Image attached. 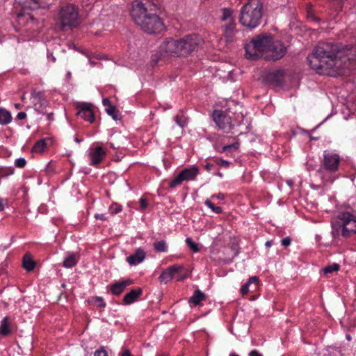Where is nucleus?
Instances as JSON below:
<instances>
[{
  "label": "nucleus",
  "instance_id": "nucleus-49",
  "mask_svg": "<svg viewBox=\"0 0 356 356\" xmlns=\"http://www.w3.org/2000/svg\"><path fill=\"white\" fill-rule=\"evenodd\" d=\"M47 57L51 59L52 63H55L56 62V58H55V56L52 54H50V53L48 52L47 53Z\"/></svg>",
  "mask_w": 356,
  "mask_h": 356
},
{
  "label": "nucleus",
  "instance_id": "nucleus-5",
  "mask_svg": "<svg viewBox=\"0 0 356 356\" xmlns=\"http://www.w3.org/2000/svg\"><path fill=\"white\" fill-rule=\"evenodd\" d=\"M271 35H261L254 38L245 47V57L250 60H257L260 58L265 59L266 54L273 41Z\"/></svg>",
  "mask_w": 356,
  "mask_h": 356
},
{
  "label": "nucleus",
  "instance_id": "nucleus-7",
  "mask_svg": "<svg viewBox=\"0 0 356 356\" xmlns=\"http://www.w3.org/2000/svg\"><path fill=\"white\" fill-rule=\"evenodd\" d=\"M202 42V38L195 34L188 35L177 40L178 56L190 55L197 49Z\"/></svg>",
  "mask_w": 356,
  "mask_h": 356
},
{
  "label": "nucleus",
  "instance_id": "nucleus-29",
  "mask_svg": "<svg viewBox=\"0 0 356 356\" xmlns=\"http://www.w3.org/2000/svg\"><path fill=\"white\" fill-rule=\"evenodd\" d=\"M46 146L47 144L45 139L39 140L35 143V144L33 147L32 151L34 152L42 153L44 151Z\"/></svg>",
  "mask_w": 356,
  "mask_h": 356
},
{
  "label": "nucleus",
  "instance_id": "nucleus-53",
  "mask_svg": "<svg viewBox=\"0 0 356 356\" xmlns=\"http://www.w3.org/2000/svg\"><path fill=\"white\" fill-rule=\"evenodd\" d=\"M266 247L270 248L272 245V241H268L265 243Z\"/></svg>",
  "mask_w": 356,
  "mask_h": 356
},
{
  "label": "nucleus",
  "instance_id": "nucleus-22",
  "mask_svg": "<svg viewBox=\"0 0 356 356\" xmlns=\"http://www.w3.org/2000/svg\"><path fill=\"white\" fill-rule=\"evenodd\" d=\"M79 258V257L77 254L69 252L67 256L63 260V266L67 268H72L77 264Z\"/></svg>",
  "mask_w": 356,
  "mask_h": 356
},
{
  "label": "nucleus",
  "instance_id": "nucleus-56",
  "mask_svg": "<svg viewBox=\"0 0 356 356\" xmlns=\"http://www.w3.org/2000/svg\"><path fill=\"white\" fill-rule=\"evenodd\" d=\"M222 163H223V165L225 166H228L229 165V162L227 161H222Z\"/></svg>",
  "mask_w": 356,
  "mask_h": 356
},
{
  "label": "nucleus",
  "instance_id": "nucleus-28",
  "mask_svg": "<svg viewBox=\"0 0 356 356\" xmlns=\"http://www.w3.org/2000/svg\"><path fill=\"white\" fill-rule=\"evenodd\" d=\"M258 277L257 276L250 277L248 281L244 284L241 289V292L243 295H245L249 292V286L252 284H256L258 281Z\"/></svg>",
  "mask_w": 356,
  "mask_h": 356
},
{
  "label": "nucleus",
  "instance_id": "nucleus-27",
  "mask_svg": "<svg viewBox=\"0 0 356 356\" xmlns=\"http://www.w3.org/2000/svg\"><path fill=\"white\" fill-rule=\"evenodd\" d=\"M35 264L34 261L29 256L24 255L23 258V267L27 271H31L34 269Z\"/></svg>",
  "mask_w": 356,
  "mask_h": 356
},
{
  "label": "nucleus",
  "instance_id": "nucleus-2",
  "mask_svg": "<svg viewBox=\"0 0 356 356\" xmlns=\"http://www.w3.org/2000/svg\"><path fill=\"white\" fill-rule=\"evenodd\" d=\"M131 15L135 24L147 33H156L164 29L163 22L159 15L140 1L133 3Z\"/></svg>",
  "mask_w": 356,
  "mask_h": 356
},
{
  "label": "nucleus",
  "instance_id": "nucleus-6",
  "mask_svg": "<svg viewBox=\"0 0 356 356\" xmlns=\"http://www.w3.org/2000/svg\"><path fill=\"white\" fill-rule=\"evenodd\" d=\"M340 157L337 154L324 151L322 165L317 170L323 181L332 182L337 177L335 172L338 171Z\"/></svg>",
  "mask_w": 356,
  "mask_h": 356
},
{
  "label": "nucleus",
  "instance_id": "nucleus-55",
  "mask_svg": "<svg viewBox=\"0 0 356 356\" xmlns=\"http://www.w3.org/2000/svg\"><path fill=\"white\" fill-rule=\"evenodd\" d=\"M3 209H4V207L2 203V200L0 199V211H2Z\"/></svg>",
  "mask_w": 356,
  "mask_h": 356
},
{
  "label": "nucleus",
  "instance_id": "nucleus-61",
  "mask_svg": "<svg viewBox=\"0 0 356 356\" xmlns=\"http://www.w3.org/2000/svg\"><path fill=\"white\" fill-rule=\"evenodd\" d=\"M314 20H318V19L316 17H314Z\"/></svg>",
  "mask_w": 356,
  "mask_h": 356
},
{
  "label": "nucleus",
  "instance_id": "nucleus-58",
  "mask_svg": "<svg viewBox=\"0 0 356 356\" xmlns=\"http://www.w3.org/2000/svg\"><path fill=\"white\" fill-rule=\"evenodd\" d=\"M74 140H75V142H76V143H80V142H81V140H80V139H79L78 138H75Z\"/></svg>",
  "mask_w": 356,
  "mask_h": 356
},
{
  "label": "nucleus",
  "instance_id": "nucleus-36",
  "mask_svg": "<svg viewBox=\"0 0 356 356\" xmlns=\"http://www.w3.org/2000/svg\"><path fill=\"white\" fill-rule=\"evenodd\" d=\"M204 204L216 213H221L222 211L221 207L215 206L209 200H206Z\"/></svg>",
  "mask_w": 356,
  "mask_h": 356
},
{
  "label": "nucleus",
  "instance_id": "nucleus-40",
  "mask_svg": "<svg viewBox=\"0 0 356 356\" xmlns=\"http://www.w3.org/2000/svg\"><path fill=\"white\" fill-rule=\"evenodd\" d=\"M139 204H140V210H145L148 207L147 201L145 198L141 197L139 200Z\"/></svg>",
  "mask_w": 356,
  "mask_h": 356
},
{
  "label": "nucleus",
  "instance_id": "nucleus-10",
  "mask_svg": "<svg viewBox=\"0 0 356 356\" xmlns=\"http://www.w3.org/2000/svg\"><path fill=\"white\" fill-rule=\"evenodd\" d=\"M199 173V168L195 165L184 168L170 182L169 186L170 188H175L184 181H194Z\"/></svg>",
  "mask_w": 356,
  "mask_h": 356
},
{
  "label": "nucleus",
  "instance_id": "nucleus-17",
  "mask_svg": "<svg viewBox=\"0 0 356 356\" xmlns=\"http://www.w3.org/2000/svg\"><path fill=\"white\" fill-rule=\"evenodd\" d=\"M106 155L105 151L101 147H97L95 149H90L88 157L90 159V164L96 165L102 162Z\"/></svg>",
  "mask_w": 356,
  "mask_h": 356
},
{
  "label": "nucleus",
  "instance_id": "nucleus-51",
  "mask_svg": "<svg viewBox=\"0 0 356 356\" xmlns=\"http://www.w3.org/2000/svg\"><path fill=\"white\" fill-rule=\"evenodd\" d=\"M47 118L49 121H53L54 120V114L53 113H50L47 114Z\"/></svg>",
  "mask_w": 356,
  "mask_h": 356
},
{
  "label": "nucleus",
  "instance_id": "nucleus-41",
  "mask_svg": "<svg viewBox=\"0 0 356 356\" xmlns=\"http://www.w3.org/2000/svg\"><path fill=\"white\" fill-rule=\"evenodd\" d=\"M94 356H108V355L107 352L103 348H101L94 353Z\"/></svg>",
  "mask_w": 356,
  "mask_h": 356
},
{
  "label": "nucleus",
  "instance_id": "nucleus-34",
  "mask_svg": "<svg viewBox=\"0 0 356 356\" xmlns=\"http://www.w3.org/2000/svg\"><path fill=\"white\" fill-rule=\"evenodd\" d=\"M339 270V265L338 264L334 263L331 265L325 266L323 270L325 274H330L334 272H337Z\"/></svg>",
  "mask_w": 356,
  "mask_h": 356
},
{
  "label": "nucleus",
  "instance_id": "nucleus-48",
  "mask_svg": "<svg viewBox=\"0 0 356 356\" xmlns=\"http://www.w3.org/2000/svg\"><path fill=\"white\" fill-rule=\"evenodd\" d=\"M102 103H103V105L106 106H108L109 107L110 106H111V104H110L111 103L110 100L108 98L103 99Z\"/></svg>",
  "mask_w": 356,
  "mask_h": 356
},
{
  "label": "nucleus",
  "instance_id": "nucleus-43",
  "mask_svg": "<svg viewBox=\"0 0 356 356\" xmlns=\"http://www.w3.org/2000/svg\"><path fill=\"white\" fill-rule=\"evenodd\" d=\"M291 243V239L290 237H285V238H282L281 241L282 245L284 247H287V246L290 245Z\"/></svg>",
  "mask_w": 356,
  "mask_h": 356
},
{
  "label": "nucleus",
  "instance_id": "nucleus-35",
  "mask_svg": "<svg viewBox=\"0 0 356 356\" xmlns=\"http://www.w3.org/2000/svg\"><path fill=\"white\" fill-rule=\"evenodd\" d=\"M186 243L187 245L190 248V249L193 250L194 252H199L200 249L198 247V244L195 243L191 238H186Z\"/></svg>",
  "mask_w": 356,
  "mask_h": 356
},
{
  "label": "nucleus",
  "instance_id": "nucleus-52",
  "mask_svg": "<svg viewBox=\"0 0 356 356\" xmlns=\"http://www.w3.org/2000/svg\"><path fill=\"white\" fill-rule=\"evenodd\" d=\"M120 356H131L129 350H125Z\"/></svg>",
  "mask_w": 356,
  "mask_h": 356
},
{
  "label": "nucleus",
  "instance_id": "nucleus-60",
  "mask_svg": "<svg viewBox=\"0 0 356 356\" xmlns=\"http://www.w3.org/2000/svg\"><path fill=\"white\" fill-rule=\"evenodd\" d=\"M21 99H22V101H24V100L25 99V96H24V95H22V96L21 97Z\"/></svg>",
  "mask_w": 356,
  "mask_h": 356
},
{
  "label": "nucleus",
  "instance_id": "nucleus-38",
  "mask_svg": "<svg viewBox=\"0 0 356 356\" xmlns=\"http://www.w3.org/2000/svg\"><path fill=\"white\" fill-rule=\"evenodd\" d=\"M109 211L111 215H114L122 211V207L118 204H113L110 207Z\"/></svg>",
  "mask_w": 356,
  "mask_h": 356
},
{
  "label": "nucleus",
  "instance_id": "nucleus-59",
  "mask_svg": "<svg viewBox=\"0 0 356 356\" xmlns=\"http://www.w3.org/2000/svg\"><path fill=\"white\" fill-rule=\"evenodd\" d=\"M229 356H238V355L235 354V353H231L229 355Z\"/></svg>",
  "mask_w": 356,
  "mask_h": 356
},
{
  "label": "nucleus",
  "instance_id": "nucleus-23",
  "mask_svg": "<svg viewBox=\"0 0 356 356\" xmlns=\"http://www.w3.org/2000/svg\"><path fill=\"white\" fill-rule=\"evenodd\" d=\"M12 332L10 327V321L8 317H4L1 321L0 335L7 336Z\"/></svg>",
  "mask_w": 356,
  "mask_h": 356
},
{
  "label": "nucleus",
  "instance_id": "nucleus-44",
  "mask_svg": "<svg viewBox=\"0 0 356 356\" xmlns=\"http://www.w3.org/2000/svg\"><path fill=\"white\" fill-rule=\"evenodd\" d=\"M26 118V113L25 112H19L17 115V120H23Z\"/></svg>",
  "mask_w": 356,
  "mask_h": 356
},
{
  "label": "nucleus",
  "instance_id": "nucleus-4",
  "mask_svg": "<svg viewBox=\"0 0 356 356\" xmlns=\"http://www.w3.org/2000/svg\"><path fill=\"white\" fill-rule=\"evenodd\" d=\"M262 17V3L260 0H250L241 10L239 21L250 29L256 28Z\"/></svg>",
  "mask_w": 356,
  "mask_h": 356
},
{
  "label": "nucleus",
  "instance_id": "nucleus-47",
  "mask_svg": "<svg viewBox=\"0 0 356 356\" xmlns=\"http://www.w3.org/2000/svg\"><path fill=\"white\" fill-rule=\"evenodd\" d=\"M249 356H263V355L260 353H259L257 350H253L249 353Z\"/></svg>",
  "mask_w": 356,
  "mask_h": 356
},
{
  "label": "nucleus",
  "instance_id": "nucleus-26",
  "mask_svg": "<svg viewBox=\"0 0 356 356\" xmlns=\"http://www.w3.org/2000/svg\"><path fill=\"white\" fill-rule=\"evenodd\" d=\"M205 299V294L200 290L195 291L193 295L190 298L189 301L195 305H197L200 302Z\"/></svg>",
  "mask_w": 356,
  "mask_h": 356
},
{
  "label": "nucleus",
  "instance_id": "nucleus-31",
  "mask_svg": "<svg viewBox=\"0 0 356 356\" xmlns=\"http://www.w3.org/2000/svg\"><path fill=\"white\" fill-rule=\"evenodd\" d=\"M154 248L157 251L160 252H165L168 250L167 245L164 241H160L158 242H156L153 245Z\"/></svg>",
  "mask_w": 356,
  "mask_h": 356
},
{
  "label": "nucleus",
  "instance_id": "nucleus-25",
  "mask_svg": "<svg viewBox=\"0 0 356 356\" xmlns=\"http://www.w3.org/2000/svg\"><path fill=\"white\" fill-rule=\"evenodd\" d=\"M12 115L10 111L8 110L0 108V124L6 125L12 121Z\"/></svg>",
  "mask_w": 356,
  "mask_h": 356
},
{
  "label": "nucleus",
  "instance_id": "nucleus-8",
  "mask_svg": "<svg viewBox=\"0 0 356 356\" xmlns=\"http://www.w3.org/2000/svg\"><path fill=\"white\" fill-rule=\"evenodd\" d=\"M79 13L72 5L63 7L59 13V22L63 30L68 27L72 29L78 25Z\"/></svg>",
  "mask_w": 356,
  "mask_h": 356
},
{
  "label": "nucleus",
  "instance_id": "nucleus-39",
  "mask_svg": "<svg viewBox=\"0 0 356 356\" xmlns=\"http://www.w3.org/2000/svg\"><path fill=\"white\" fill-rule=\"evenodd\" d=\"M26 161L24 158H19L15 160V165L16 167L22 168L25 166Z\"/></svg>",
  "mask_w": 356,
  "mask_h": 356
},
{
  "label": "nucleus",
  "instance_id": "nucleus-11",
  "mask_svg": "<svg viewBox=\"0 0 356 356\" xmlns=\"http://www.w3.org/2000/svg\"><path fill=\"white\" fill-rule=\"evenodd\" d=\"M213 120L219 129L228 133L234 127L231 117L224 111H214L213 113Z\"/></svg>",
  "mask_w": 356,
  "mask_h": 356
},
{
  "label": "nucleus",
  "instance_id": "nucleus-45",
  "mask_svg": "<svg viewBox=\"0 0 356 356\" xmlns=\"http://www.w3.org/2000/svg\"><path fill=\"white\" fill-rule=\"evenodd\" d=\"M95 217L96 219H100L102 220H107V217H106L104 214H95Z\"/></svg>",
  "mask_w": 356,
  "mask_h": 356
},
{
  "label": "nucleus",
  "instance_id": "nucleus-14",
  "mask_svg": "<svg viewBox=\"0 0 356 356\" xmlns=\"http://www.w3.org/2000/svg\"><path fill=\"white\" fill-rule=\"evenodd\" d=\"M91 107L92 105L90 104L85 102L80 103L77 106L79 111L77 112L76 115L90 123L93 122L95 118L94 113Z\"/></svg>",
  "mask_w": 356,
  "mask_h": 356
},
{
  "label": "nucleus",
  "instance_id": "nucleus-54",
  "mask_svg": "<svg viewBox=\"0 0 356 356\" xmlns=\"http://www.w3.org/2000/svg\"><path fill=\"white\" fill-rule=\"evenodd\" d=\"M14 106L17 109H20L22 107V106L20 104H18V103L15 104Z\"/></svg>",
  "mask_w": 356,
  "mask_h": 356
},
{
  "label": "nucleus",
  "instance_id": "nucleus-50",
  "mask_svg": "<svg viewBox=\"0 0 356 356\" xmlns=\"http://www.w3.org/2000/svg\"><path fill=\"white\" fill-rule=\"evenodd\" d=\"M186 277V275H181L180 273H178L177 275V280L178 281H182L183 280H184L185 278Z\"/></svg>",
  "mask_w": 356,
  "mask_h": 356
},
{
  "label": "nucleus",
  "instance_id": "nucleus-42",
  "mask_svg": "<svg viewBox=\"0 0 356 356\" xmlns=\"http://www.w3.org/2000/svg\"><path fill=\"white\" fill-rule=\"evenodd\" d=\"M94 300L99 303V305H98L99 307H102V308L106 307V303L102 297L97 296V297L94 298Z\"/></svg>",
  "mask_w": 356,
  "mask_h": 356
},
{
  "label": "nucleus",
  "instance_id": "nucleus-1",
  "mask_svg": "<svg viewBox=\"0 0 356 356\" xmlns=\"http://www.w3.org/2000/svg\"><path fill=\"white\" fill-rule=\"evenodd\" d=\"M307 60L318 73L335 76L348 68V63L356 65V44L321 42Z\"/></svg>",
  "mask_w": 356,
  "mask_h": 356
},
{
  "label": "nucleus",
  "instance_id": "nucleus-15",
  "mask_svg": "<svg viewBox=\"0 0 356 356\" xmlns=\"http://www.w3.org/2000/svg\"><path fill=\"white\" fill-rule=\"evenodd\" d=\"M31 99L35 110L40 113H42L44 108L47 106V102L44 98L42 93L35 90H33Z\"/></svg>",
  "mask_w": 356,
  "mask_h": 356
},
{
  "label": "nucleus",
  "instance_id": "nucleus-57",
  "mask_svg": "<svg viewBox=\"0 0 356 356\" xmlns=\"http://www.w3.org/2000/svg\"><path fill=\"white\" fill-rule=\"evenodd\" d=\"M206 169H207V170H211V165H206Z\"/></svg>",
  "mask_w": 356,
  "mask_h": 356
},
{
  "label": "nucleus",
  "instance_id": "nucleus-32",
  "mask_svg": "<svg viewBox=\"0 0 356 356\" xmlns=\"http://www.w3.org/2000/svg\"><path fill=\"white\" fill-rule=\"evenodd\" d=\"M106 111L108 115L112 116L113 119L115 120H119V111L116 109V108L113 106H110L107 108H106Z\"/></svg>",
  "mask_w": 356,
  "mask_h": 356
},
{
  "label": "nucleus",
  "instance_id": "nucleus-20",
  "mask_svg": "<svg viewBox=\"0 0 356 356\" xmlns=\"http://www.w3.org/2000/svg\"><path fill=\"white\" fill-rule=\"evenodd\" d=\"M143 291L140 288L132 289L129 293H127L123 298V302L125 305H130L136 301L138 298L142 295Z\"/></svg>",
  "mask_w": 356,
  "mask_h": 356
},
{
  "label": "nucleus",
  "instance_id": "nucleus-13",
  "mask_svg": "<svg viewBox=\"0 0 356 356\" xmlns=\"http://www.w3.org/2000/svg\"><path fill=\"white\" fill-rule=\"evenodd\" d=\"M22 7L24 13L17 15V19L21 23L24 19L29 20L31 24H36V19L31 15L26 16V10H35L39 8V3L36 0H15Z\"/></svg>",
  "mask_w": 356,
  "mask_h": 356
},
{
  "label": "nucleus",
  "instance_id": "nucleus-21",
  "mask_svg": "<svg viewBox=\"0 0 356 356\" xmlns=\"http://www.w3.org/2000/svg\"><path fill=\"white\" fill-rule=\"evenodd\" d=\"M267 79L275 86H281L283 83L284 72L282 70H275L270 72L267 75Z\"/></svg>",
  "mask_w": 356,
  "mask_h": 356
},
{
  "label": "nucleus",
  "instance_id": "nucleus-18",
  "mask_svg": "<svg viewBox=\"0 0 356 356\" xmlns=\"http://www.w3.org/2000/svg\"><path fill=\"white\" fill-rule=\"evenodd\" d=\"M145 256V251L141 248H138L134 254L127 257V261L131 266H136L143 262Z\"/></svg>",
  "mask_w": 356,
  "mask_h": 356
},
{
  "label": "nucleus",
  "instance_id": "nucleus-3",
  "mask_svg": "<svg viewBox=\"0 0 356 356\" xmlns=\"http://www.w3.org/2000/svg\"><path fill=\"white\" fill-rule=\"evenodd\" d=\"M356 234V216L350 212H341L332 223V234L335 238H348Z\"/></svg>",
  "mask_w": 356,
  "mask_h": 356
},
{
  "label": "nucleus",
  "instance_id": "nucleus-16",
  "mask_svg": "<svg viewBox=\"0 0 356 356\" xmlns=\"http://www.w3.org/2000/svg\"><path fill=\"white\" fill-rule=\"evenodd\" d=\"M182 269H184V266L181 265L169 266L165 270L161 273L159 277V280L161 282L167 283L173 278L176 273H179Z\"/></svg>",
  "mask_w": 356,
  "mask_h": 356
},
{
  "label": "nucleus",
  "instance_id": "nucleus-9",
  "mask_svg": "<svg viewBox=\"0 0 356 356\" xmlns=\"http://www.w3.org/2000/svg\"><path fill=\"white\" fill-rule=\"evenodd\" d=\"M170 56H178L177 40L166 38L159 45V50L152 60L154 63H157Z\"/></svg>",
  "mask_w": 356,
  "mask_h": 356
},
{
  "label": "nucleus",
  "instance_id": "nucleus-30",
  "mask_svg": "<svg viewBox=\"0 0 356 356\" xmlns=\"http://www.w3.org/2000/svg\"><path fill=\"white\" fill-rule=\"evenodd\" d=\"M232 10L228 8H224L222 10V15L221 17L222 21L228 22H234V17L232 16Z\"/></svg>",
  "mask_w": 356,
  "mask_h": 356
},
{
  "label": "nucleus",
  "instance_id": "nucleus-46",
  "mask_svg": "<svg viewBox=\"0 0 356 356\" xmlns=\"http://www.w3.org/2000/svg\"><path fill=\"white\" fill-rule=\"evenodd\" d=\"M212 197V198L216 197V198H217V199H218V200H223V199L225 198V195H224V194H223V193H218L217 195H212V197Z\"/></svg>",
  "mask_w": 356,
  "mask_h": 356
},
{
  "label": "nucleus",
  "instance_id": "nucleus-24",
  "mask_svg": "<svg viewBox=\"0 0 356 356\" xmlns=\"http://www.w3.org/2000/svg\"><path fill=\"white\" fill-rule=\"evenodd\" d=\"M235 33L234 22L227 23L224 26V36L227 41H232Z\"/></svg>",
  "mask_w": 356,
  "mask_h": 356
},
{
  "label": "nucleus",
  "instance_id": "nucleus-19",
  "mask_svg": "<svg viewBox=\"0 0 356 356\" xmlns=\"http://www.w3.org/2000/svg\"><path fill=\"white\" fill-rule=\"evenodd\" d=\"M133 281L131 280H127L122 282H116L111 286V291L115 296L121 294L125 288L131 284Z\"/></svg>",
  "mask_w": 356,
  "mask_h": 356
},
{
  "label": "nucleus",
  "instance_id": "nucleus-33",
  "mask_svg": "<svg viewBox=\"0 0 356 356\" xmlns=\"http://www.w3.org/2000/svg\"><path fill=\"white\" fill-rule=\"evenodd\" d=\"M239 147V143L238 142L234 143L231 145H225L222 147L221 152H225L226 154L231 153L234 150L238 149Z\"/></svg>",
  "mask_w": 356,
  "mask_h": 356
},
{
  "label": "nucleus",
  "instance_id": "nucleus-37",
  "mask_svg": "<svg viewBox=\"0 0 356 356\" xmlns=\"http://www.w3.org/2000/svg\"><path fill=\"white\" fill-rule=\"evenodd\" d=\"M175 121L180 127H184L187 124L186 118L184 115H176L175 117Z\"/></svg>",
  "mask_w": 356,
  "mask_h": 356
},
{
  "label": "nucleus",
  "instance_id": "nucleus-12",
  "mask_svg": "<svg viewBox=\"0 0 356 356\" xmlns=\"http://www.w3.org/2000/svg\"><path fill=\"white\" fill-rule=\"evenodd\" d=\"M286 53V48L280 41H274L273 40L266 56L265 60L268 61H275L282 58Z\"/></svg>",
  "mask_w": 356,
  "mask_h": 356
}]
</instances>
